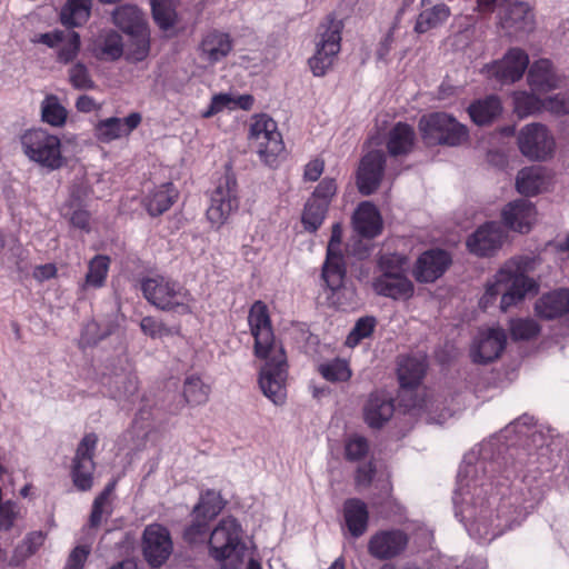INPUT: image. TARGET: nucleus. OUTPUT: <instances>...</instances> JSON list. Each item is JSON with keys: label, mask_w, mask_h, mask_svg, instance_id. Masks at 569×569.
Masks as SVG:
<instances>
[{"label": "nucleus", "mask_w": 569, "mask_h": 569, "mask_svg": "<svg viewBox=\"0 0 569 569\" xmlns=\"http://www.w3.org/2000/svg\"><path fill=\"white\" fill-rule=\"evenodd\" d=\"M140 289L143 297L161 310L173 311L181 316L192 312L193 297L178 281L162 276L146 278L141 281Z\"/></svg>", "instance_id": "nucleus-4"}, {"label": "nucleus", "mask_w": 569, "mask_h": 569, "mask_svg": "<svg viewBox=\"0 0 569 569\" xmlns=\"http://www.w3.org/2000/svg\"><path fill=\"white\" fill-rule=\"evenodd\" d=\"M537 210L527 199L509 202L502 210L503 223L511 230L526 233L536 220Z\"/></svg>", "instance_id": "nucleus-21"}, {"label": "nucleus", "mask_w": 569, "mask_h": 569, "mask_svg": "<svg viewBox=\"0 0 569 569\" xmlns=\"http://www.w3.org/2000/svg\"><path fill=\"white\" fill-rule=\"evenodd\" d=\"M500 23L510 36L529 32L535 26L533 13L527 3L515 1L508 4L501 13Z\"/></svg>", "instance_id": "nucleus-23"}, {"label": "nucleus", "mask_w": 569, "mask_h": 569, "mask_svg": "<svg viewBox=\"0 0 569 569\" xmlns=\"http://www.w3.org/2000/svg\"><path fill=\"white\" fill-rule=\"evenodd\" d=\"M518 146L525 157L531 160H546L553 151L555 140L546 126L530 123L520 130Z\"/></svg>", "instance_id": "nucleus-12"}, {"label": "nucleus", "mask_w": 569, "mask_h": 569, "mask_svg": "<svg viewBox=\"0 0 569 569\" xmlns=\"http://www.w3.org/2000/svg\"><path fill=\"white\" fill-rule=\"evenodd\" d=\"M177 0H151L152 17L159 28L167 31L177 23Z\"/></svg>", "instance_id": "nucleus-44"}, {"label": "nucleus", "mask_w": 569, "mask_h": 569, "mask_svg": "<svg viewBox=\"0 0 569 569\" xmlns=\"http://www.w3.org/2000/svg\"><path fill=\"white\" fill-rule=\"evenodd\" d=\"M141 114L139 112H131L124 119L111 117L100 120L94 127L96 138L104 143H109L123 136L130 134L140 123Z\"/></svg>", "instance_id": "nucleus-20"}, {"label": "nucleus", "mask_w": 569, "mask_h": 569, "mask_svg": "<svg viewBox=\"0 0 569 569\" xmlns=\"http://www.w3.org/2000/svg\"><path fill=\"white\" fill-rule=\"evenodd\" d=\"M248 141L260 160L269 167L277 166L286 149L277 122L264 113L251 118Z\"/></svg>", "instance_id": "nucleus-6"}, {"label": "nucleus", "mask_w": 569, "mask_h": 569, "mask_svg": "<svg viewBox=\"0 0 569 569\" xmlns=\"http://www.w3.org/2000/svg\"><path fill=\"white\" fill-rule=\"evenodd\" d=\"M416 144V132L407 122H397L387 133L386 148L391 157L408 156Z\"/></svg>", "instance_id": "nucleus-28"}, {"label": "nucleus", "mask_w": 569, "mask_h": 569, "mask_svg": "<svg viewBox=\"0 0 569 569\" xmlns=\"http://www.w3.org/2000/svg\"><path fill=\"white\" fill-rule=\"evenodd\" d=\"M528 83L533 91L546 93L560 86V78L548 59L535 61L528 71Z\"/></svg>", "instance_id": "nucleus-31"}, {"label": "nucleus", "mask_w": 569, "mask_h": 569, "mask_svg": "<svg viewBox=\"0 0 569 569\" xmlns=\"http://www.w3.org/2000/svg\"><path fill=\"white\" fill-rule=\"evenodd\" d=\"M528 66L529 57L526 51L520 48H511L502 59L486 64L483 72L490 79L509 83L521 79Z\"/></svg>", "instance_id": "nucleus-13"}, {"label": "nucleus", "mask_w": 569, "mask_h": 569, "mask_svg": "<svg viewBox=\"0 0 569 569\" xmlns=\"http://www.w3.org/2000/svg\"><path fill=\"white\" fill-rule=\"evenodd\" d=\"M372 289L378 296L393 300H409L415 293V284L408 277L375 276Z\"/></svg>", "instance_id": "nucleus-29"}, {"label": "nucleus", "mask_w": 569, "mask_h": 569, "mask_svg": "<svg viewBox=\"0 0 569 569\" xmlns=\"http://www.w3.org/2000/svg\"><path fill=\"white\" fill-rule=\"evenodd\" d=\"M545 184L541 167H527L521 169L516 179V188L525 196L538 194Z\"/></svg>", "instance_id": "nucleus-40"}, {"label": "nucleus", "mask_w": 569, "mask_h": 569, "mask_svg": "<svg viewBox=\"0 0 569 569\" xmlns=\"http://www.w3.org/2000/svg\"><path fill=\"white\" fill-rule=\"evenodd\" d=\"M62 214L69 219L70 224L83 231H90L91 214L87 208L62 211Z\"/></svg>", "instance_id": "nucleus-59"}, {"label": "nucleus", "mask_w": 569, "mask_h": 569, "mask_svg": "<svg viewBox=\"0 0 569 569\" xmlns=\"http://www.w3.org/2000/svg\"><path fill=\"white\" fill-rule=\"evenodd\" d=\"M248 325L253 337V353L266 360L259 377V386L263 395L273 403H283L287 391L288 376L287 356L281 345L276 341L268 306L257 300L248 315Z\"/></svg>", "instance_id": "nucleus-1"}, {"label": "nucleus", "mask_w": 569, "mask_h": 569, "mask_svg": "<svg viewBox=\"0 0 569 569\" xmlns=\"http://www.w3.org/2000/svg\"><path fill=\"white\" fill-rule=\"evenodd\" d=\"M117 27L128 34L139 33L144 29L141 11L134 6H120L112 14Z\"/></svg>", "instance_id": "nucleus-38"}, {"label": "nucleus", "mask_w": 569, "mask_h": 569, "mask_svg": "<svg viewBox=\"0 0 569 569\" xmlns=\"http://www.w3.org/2000/svg\"><path fill=\"white\" fill-rule=\"evenodd\" d=\"M377 327V319L373 316H365L359 318L349 335L345 345L348 348H356L363 339L370 338Z\"/></svg>", "instance_id": "nucleus-48"}, {"label": "nucleus", "mask_w": 569, "mask_h": 569, "mask_svg": "<svg viewBox=\"0 0 569 569\" xmlns=\"http://www.w3.org/2000/svg\"><path fill=\"white\" fill-rule=\"evenodd\" d=\"M342 512L351 537H361L367 531L369 523V510L366 502L359 498H348L343 502Z\"/></svg>", "instance_id": "nucleus-30"}, {"label": "nucleus", "mask_w": 569, "mask_h": 569, "mask_svg": "<svg viewBox=\"0 0 569 569\" xmlns=\"http://www.w3.org/2000/svg\"><path fill=\"white\" fill-rule=\"evenodd\" d=\"M510 335L515 341H528L536 338L540 331V325L531 318H519L510 322Z\"/></svg>", "instance_id": "nucleus-49"}, {"label": "nucleus", "mask_w": 569, "mask_h": 569, "mask_svg": "<svg viewBox=\"0 0 569 569\" xmlns=\"http://www.w3.org/2000/svg\"><path fill=\"white\" fill-rule=\"evenodd\" d=\"M505 237L506 234L501 224L489 221L470 234L466 244L471 253L478 257H490L501 248Z\"/></svg>", "instance_id": "nucleus-18"}, {"label": "nucleus", "mask_w": 569, "mask_h": 569, "mask_svg": "<svg viewBox=\"0 0 569 569\" xmlns=\"http://www.w3.org/2000/svg\"><path fill=\"white\" fill-rule=\"evenodd\" d=\"M337 191L338 184L336 179L326 177L318 183L309 198L330 207Z\"/></svg>", "instance_id": "nucleus-54"}, {"label": "nucleus", "mask_w": 569, "mask_h": 569, "mask_svg": "<svg viewBox=\"0 0 569 569\" xmlns=\"http://www.w3.org/2000/svg\"><path fill=\"white\" fill-rule=\"evenodd\" d=\"M90 555L88 546H77L69 555L63 569H83Z\"/></svg>", "instance_id": "nucleus-64"}, {"label": "nucleus", "mask_w": 569, "mask_h": 569, "mask_svg": "<svg viewBox=\"0 0 569 569\" xmlns=\"http://www.w3.org/2000/svg\"><path fill=\"white\" fill-rule=\"evenodd\" d=\"M535 312L543 320L558 319L569 313V289H558L542 295L535 303Z\"/></svg>", "instance_id": "nucleus-27"}, {"label": "nucleus", "mask_w": 569, "mask_h": 569, "mask_svg": "<svg viewBox=\"0 0 569 569\" xmlns=\"http://www.w3.org/2000/svg\"><path fill=\"white\" fill-rule=\"evenodd\" d=\"M369 450V441L363 436L351 435L345 441V459L347 461H360L367 457Z\"/></svg>", "instance_id": "nucleus-51"}, {"label": "nucleus", "mask_w": 569, "mask_h": 569, "mask_svg": "<svg viewBox=\"0 0 569 569\" xmlns=\"http://www.w3.org/2000/svg\"><path fill=\"white\" fill-rule=\"evenodd\" d=\"M111 259L104 254L94 256L88 263V272L84 278V288H101L104 286Z\"/></svg>", "instance_id": "nucleus-43"}, {"label": "nucleus", "mask_w": 569, "mask_h": 569, "mask_svg": "<svg viewBox=\"0 0 569 569\" xmlns=\"http://www.w3.org/2000/svg\"><path fill=\"white\" fill-rule=\"evenodd\" d=\"M233 47L234 40L229 32L211 28L201 34L196 51L206 66L213 67L226 60Z\"/></svg>", "instance_id": "nucleus-11"}, {"label": "nucleus", "mask_w": 569, "mask_h": 569, "mask_svg": "<svg viewBox=\"0 0 569 569\" xmlns=\"http://www.w3.org/2000/svg\"><path fill=\"white\" fill-rule=\"evenodd\" d=\"M321 276L326 286L332 292L342 288L347 276V266L345 257L326 256Z\"/></svg>", "instance_id": "nucleus-37"}, {"label": "nucleus", "mask_w": 569, "mask_h": 569, "mask_svg": "<svg viewBox=\"0 0 569 569\" xmlns=\"http://www.w3.org/2000/svg\"><path fill=\"white\" fill-rule=\"evenodd\" d=\"M141 331L152 339L171 336L172 331L162 321L154 317L147 316L140 321Z\"/></svg>", "instance_id": "nucleus-55"}, {"label": "nucleus", "mask_w": 569, "mask_h": 569, "mask_svg": "<svg viewBox=\"0 0 569 569\" xmlns=\"http://www.w3.org/2000/svg\"><path fill=\"white\" fill-rule=\"evenodd\" d=\"M398 23H399V17H397L393 24L390 27V29L385 34V37L380 40V42L377 47V50H376V56H377L378 60L385 61V62L387 61L388 56L392 48V43L395 41V32L398 29Z\"/></svg>", "instance_id": "nucleus-61"}, {"label": "nucleus", "mask_w": 569, "mask_h": 569, "mask_svg": "<svg viewBox=\"0 0 569 569\" xmlns=\"http://www.w3.org/2000/svg\"><path fill=\"white\" fill-rule=\"evenodd\" d=\"M141 550L151 568L163 566L173 551V541L168 528L160 523L148 525L142 532Z\"/></svg>", "instance_id": "nucleus-8"}, {"label": "nucleus", "mask_w": 569, "mask_h": 569, "mask_svg": "<svg viewBox=\"0 0 569 569\" xmlns=\"http://www.w3.org/2000/svg\"><path fill=\"white\" fill-rule=\"evenodd\" d=\"M317 372L328 382H347L352 377V369L347 359L336 357L320 362Z\"/></svg>", "instance_id": "nucleus-39"}, {"label": "nucleus", "mask_w": 569, "mask_h": 569, "mask_svg": "<svg viewBox=\"0 0 569 569\" xmlns=\"http://www.w3.org/2000/svg\"><path fill=\"white\" fill-rule=\"evenodd\" d=\"M19 508L14 501H0V531H9L18 518Z\"/></svg>", "instance_id": "nucleus-56"}, {"label": "nucleus", "mask_w": 569, "mask_h": 569, "mask_svg": "<svg viewBox=\"0 0 569 569\" xmlns=\"http://www.w3.org/2000/svg\"><path fill=\"white\" fill-rule=\"evenodd\" d=\"M87 190L81 186H73L70 189L69 197L62 204L61 211L87 208Z\"/></svg>", "instance_id": "nucleus-57"}, {"label": "nucleus", "mask_w": 569, "mask_h": 569, "mask_svg": "<svg viewBox=\"0 0 569 569\" xmlns=\"http://www.w3.org/2000/svg\"><path fill=\"white\" fill-rule=\"evenodd\" d=\"M409 258L405 253L387 252L378 257L376 270L379 277H408Z\"/></svg>", "instance_id": "nucleus-34"}, {"label": "nucleus", "mask_w": 569, "mask_h": 569, "mask_svg": "<svg viewBox=\"0 0 569 569\" xmlns=\"http://www.w3.org/2000/svg\"><path fill=\"white\" fill-rule=\"evenodd\" d=\"M506 278L507 271L501 269L496 276V281L487 286L486 292L480 299L481 307L486 308L488 303L492 302L497 298V296L501 292V286Z\"/></svg>", "instance_id": "nucleus-62"}, {"label": "nucleus", "mask_w": 569, "mask_h": 569, "mask_svg": "<svg viewBox=\"0 0 569 569\" xmlns=\"http://www.w3.org/2000/svg\"><path fill=\"white\" fill-rule=\"evenodd\" d=\"M451 263L452 257L447 250L428 249L417 258L412 276L419 283H433L446 273Z\"/></svg>", "instance_id": "nucleus-14"}, {"label": "nucleus", "mask_w": 569, "mask_h": 569, "mask_svg": "<svg viewBox=\"0 0 569 569\" xmlns=\"http://www.w3.org/2000/svg\"><path fill=\"white\" fill-rule=\"evenodd\" d=\"M212 520L201 512L192 511V520L182 532L183 541L188 545H200L207 541L209 555L217 562L222 563L227 560L241 562L247 547L239 521L231 516L224 517L210 531Z\"/></svg>", "instance_id": "nucleus-2"}, {"label": "nucleus", "mask_w": 569, "mask_h": 569, "mask_svg": "<svg viewBox=\"0 0 569 569\" xmlns=\"http://www.w3.org/2000/svg\"><path fill=\"white\" fill-rule=\"evenodd\" d=\"M355 231L362 238L373 239L382 231V219L377 207L363 201L359 203L352 216Z\"/></svg>", "instance_id": "nucleus-24"}, {"label": "nucleus", "mask_w": 569, "mask_h": 569, "mask_svg": "<svg viewBox=\"0 0 569 569\" xmlns=\"http://www.w3.org/2000/svg\"><path fill=\"white\" fill-rule=\"evenodd\" d=\"M49 48H58L57 62L71 63L79 54L81 48L80 36L76 31L53 30L39 34L37 40Z\"/></svg>", "instance_id": "nucleus-19"}, {"label": "nucleus", "mask_w": 569, "mask_h": 569, "mask_svg": "<svg viewBox=\"0 0 569 569\" xmlns=\"http://www.w3.org/2000/svg\"><path fill=\"white\" fill-rule=\"evenodd\" d=\"M545 109L558 116L569 114V93H558L545 100Z\"/></svg>", "instance_id": "nucleus-60"}, {"label": "nucleus", "mask_w": 569, "mask_h": 569, "mask_svg": "<svg viewBox=\"0 0 569 569\" xmlns=\"http://www.w3.org/2000/svg\"><path fill=\"white\" fill-rule=\"evenodd\" d=\"M97 443L98 436L90 432L83 436L77 447L71 477L74 487L80 491H88L93 486V472L96 470L93 457Z\"/></svg>", "instance_id": "nucleus-10"}, {"label": "nucleus", "mask_w": 569, "mask_h": 569, "mask_svg": "<svg viewBox=\"0 0 569 569\" xmlns=\"http://www.w3.org/2000/svg\"><path fill=\"white\" fill-rule=\"evenodd\" d=\"M179 198V191L172 182H163L151 188L142 198V207L152 218L170 210Z\"/></svg>", "instance_id": "nucleus-22"}, {"label": "nucleus", "mask_w": 569, "mask_h": 569, "mask_svg": "<svg viewBox=\"0 0 569 569\" xmlns=\"http://www.w3.org/2000/svg\"><path fill=\"white\" fill-rule=\"evenodd\" d=\"M96 50L97 58L116 61L123 53L122 37L116 31H108L101 37Z\"/></svg>", "instance_id": "nucleus-45"}, {"label": "nucleus", "mask_w": 569, "mask_h": 569, "mask_svg": "<svg viewBox=\"0 0 569 569\" xmlns=\"http://www.w3.org/2000/svg\"><path fill=\"white\" fill-rule=\"evenodd\" d=\"M386 168L382 150H371L360 160L357 171V187L362 196L375 193L381 184Z\"/></svg>", "instance_id": "nucleus-16"}, {"label": "nucleus", "mask_w": 569, "mask_h": 569, "mask_svg": "<svg viewBox=\"0 0 569 569\" xmlns=\"http://www.w3.org/2000/svg\"><path fill=\"white\" fill-rule=\"evenodd\" d=\"M211 388L197 375H190L184 379L182 396L184 402L191 407L207 403Z\"/></svg>", "instance_id": "nucleus-41"}, {"label": "nucleus", "mask_w": 569, "mask_h": 569, "mask_svg": "<svg viewBox=\"0 0 569 569\" xmlns=\"http://www.w3.org/2000/svg\"><path fill=\"white\" fill-rule=\"evenodd\" d=\"M467 111L475 124L487 126L501 114L502 104L497 96L491 94L471 102Z\"/></svg>", "instance_id": "nucleus-33"}, {"label": "nucleus", "mask_w": 569, "mask_h": 569, "mask_svg": "<svg viewBox=\"0 0 569 569\" xmlns=\"http://www.w3.org/2000/svg\"><path fill=\"white\" fill-rule=\"evenodd\" d=\"M328 210V206L308 198L301 216L305 230L316 232L323 223Z\"/></svg>", "instance_id": "nucleus-46"}, {"label": "nucleus", "mask_w": 569, "mask_h": 569, "mask_svg": "<svg viewBox=\"0 0 569 569\" xmlns=\"http://www.w3.org/2000/svg\"><path fill=\"white\" fill-rule=\"evenodd\" d=\"M409 536L401 529L379 530L368 541V552L378 560H391L405 552Z\"/></svg>", "instance_id": "nucleus-15"}, {"label": "nucleus", "mask_w": 569, "mask_h": 569, "mask_svg": "<svg viewBox=\"0 0 569 569\" xmlns=\"http://www.w3.org/2000/svg\"><path fill=\"white\" fill-rule=\"evenodd\" d=\"M507 345V336L501 328L480 331L470 350L475 363L487 365L497 360Z\"/></svg>", "instance_id": "nucleus-17"}, {"label": "nucleus", "mask_w": 569, "mask_h": 569, "mask_svg": "<svg viewBox=\"0 0 569 569\" xmlns=\"http://www.w3.org/2000/svg\"><path fill=\"white\" fill-rule=\"evenodd\" d=\"M20 143L28 159L42 168L54 171L67 164L60 138L46 129L26 130L20 137Z\"/></svg>", "instance_id": "nucleus-5"}, {"label": "nucleus", "mask_w": 569, "mask_h": 569, "mask_svg": "<svg viewBox=\"0 0 569 569\" xmlns=\"http://www.w3.org/2000/svg\"><path fill=\"white\" fill-rule=\"evenodd\" d=\"M68 111L56 94H48L41 102V120L54 128L66 124Z\"/></svg>", "instance_id": "nucleus-42"}, {"label": "nucleus", "mask_w": 569, "mask_h": 569, "mask_svg": "<svg viewBox=\"0 0 569 569\" xmlns=\"http://www.w3.org/2000/svg\"><path fill=\"white\" fill-rule=\"evenodd\" d=\"M239 207L237 180L232 174H226L219 180L207 209V218L212 224L222 226L231 212Z\"/></svg>", "instance_id": "nucleus-9"}, {"label": "nucleus", "mask_w": 569, "mask_h": 569, "mask_svg": "<svg viewBox=\"0 0 569 569\" xmlns=\"http://www.w3.org/2000/svg\"><path fill=\"white\" fill-rule=\"evenodd\" d=\"M343 24L332 14H328L318 27L316 52L308 60L313 76L322 77L333 66L337 54L341 49V33Z\"/></svg>", "instance_id": "nucleus-7"}, {"label": "nucleus", "mask_w": 569, "mask_h": 569, "mask_svg": "<svg viewBox=\"0 0 569 569\" xmlns=\"http://www.w3.org/2000/svg\"><path fill=\"white\" fill-rule=\"evenodd\" d=\"M223 508V502L219 492L207 490L201 495L199 502L193 507V512H198L208 518L214 519Z\"/></svg>", "instance_id": "nucleus-50"}, {"label": "nucleus", "mask_w": 569, "mask_h": 569, "mask_svg": "<svg viewBox=\"0 0 569 569\" xmlns=\"http://www.w3.org/2000/svg\"><path fill=\"white\" fill-rule=\"evenodd\" d=\"M451 16L450 8L445 3H438L422 10L417 17L415 31L419 34L442 26Z\"/></svg>", "instance_id": "nucleus-35"}, {"label": "nucleus", "mask_w": 569, "mask_h": 569, "mask_svg": "<svg viewBox=\"0 0 569 569\" xmlns=\"http://www.w3.org/2000/svg\"><path fill=\"white\" fill-rule=\"evenodd\" d=\"M505 282H509V287L501 296L500 309L502 311H507L511 306L520 302L528 292H536L538 289L537 283L523 273L507 272Z\"/></svg>", "instance_id": "nucleus-32"}, {"label": "nucleus", "mask_w": 569, "mask_h": 569, "mask_svg": "<svg viewBox=\"0 0 569 569\" xmlns=\"http://www.w3.org/2000/svg\"><path fill=\"white\" fill-rule=\"evenodd\" d=\"M513 109L519 118H525L545 109V101L533 93L517 91L512 96Z\"/></svg>", "instance_id": "nucleus-47"}, {"label": "nucleus", "mask_w": 569, "mask_h": 569, "mask_svg": "<svg viewBox=\"0 0 569 569\" xmlns=\"http://www.w3.org/2000/svg\"><path fill=\"white\" fill-rule=\"evenodd\" d=\"M418 130L427 147H461L469 141V129L453 114L431 111L420 117Z\"/></svg>", "instance_id": "nucleus-3"}, {"label": "nucleus", "mask_w": 569, "mask_h": 569, "mask_svg": "<svg viewBox=\"0 0 569 569\" xmlns=\"http://www.w3.org/2000/svg\"><path fill=\"white\" fill-rule=\"evenodd\" d=\"M69 82L77 90H92L96 83L89 69L82 62L74 63L68 71Z\"/></svg>", "instance_id": "nucleus-52"}, {"label": "nucleus", "mask_w": 569, "mask_h": 569, "mask_svg": "<svg viewBox=\"0 0 569 569\" xmlns=\"http://www.w3.org/2000/svg\"><path fill=\"white\" fill-rule=\"evenodd\" d=\"M91 11V0H68L60 11V21L67 28L84 24Z\"/></svg>", "instance_id": "nucleus-36"}, {"label": "nucleus", "mask_w": 569, "mask_h": 569, "mask_svg": "<svg viewBox=\"0 0 569 569\" xmlns=\"http://www.w3.org/2000/svg\"><path fill=\"white\" fill-rule=\"evenodd\" d=\"M395 412V402L381 392L370 393L365 407L363 419L371 429H380Z\"/></svg>", "instance_id": "nucleus-25"}, {"label": "nucleus", "mask_w": 569, "mask_h": 569, "mask_svg": "<svg viewBox=\"0 0 569 569\" xmlns=\"http://www.w3.org/2000/svg\"><path fill=\"white\" fill-rule=\"evenodd\" d=\"M428 369V362L425 357L417 356H405L401 357L398 361L397 376L399 380L400 388L402 390H413L417 389Z\"/></svg>", "instance_id": "nucleus-26"}, {"label": "nucleus", "mask_w": 569, "mask_h": 569, "mask_svg": "<svg viewBox=\"0 0 569 569\" xmlns=\"http://www.w3.org/2000/svg\"><path fill=\"white\" fill-rule=\"evenodd\" d=\"M133 37L132 42L129 47L127 59L133 62H140L144 60L150 50L149 37L143 29L139 33L131 34Z\"/></svg>", "instance_id": "nucleus-53"}, {"label": "nucleus", "mask_w": 569, "mask_h": 569, "mask_svg": "<svg viewBox=\"0 0 569 569\" xmlns=\"http://www.w3.org/2000/svg\"><path fill=\"white\" fill-rule=\"evenodd\" d=\"M233 97L229 93H218L211 99L208 109L202 113L203 118H211L223 109L232 110Z\"/></svg>", "instance_id": "nucleus-58"}, {"label": "nucleus", "mask_w": 569, "mask_h": 569, "mask_svg": "<svg viewBox=\"0 0 569 569\" xmlns=\"http://www.w3.org/2000/svg\"><path fill=\"white\" fill-rule=\"evenodd\" d=\"M376 475V466L372 461L358 466L355 473V483L359 488H368Z\"/></svg>", "instance_id": "nucleus-63"}]
</instances>
